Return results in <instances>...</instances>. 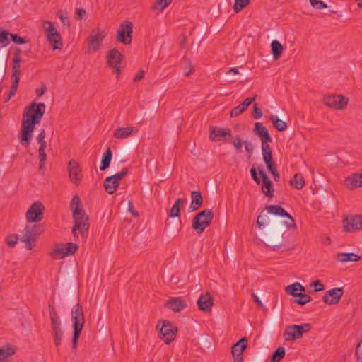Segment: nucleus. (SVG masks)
<instances>
[{
  "label": "nucleus",
  "instance_id": "obj_61",
  "mask_svg": "<svg viewBox=\"0 0 362 362\" xmlns=\"http://www.w3.org/2000/svg\"><path fill=\"white\" fill-rule=\"evenodd\" d=\"M47 90V87L45 84H42L40 88H38L35 90V93L38 98L42 97Z\"/></svg>",
  "mask_w": 362,
  "mask_h": 362
},
{
  "label": "nucleus",
  "instance_id": "obj_49",
  "mask_svg": "<svg viewBox=\"0 0 362 362\" xmlns=\"http://www.w3.org/2000/svg\"><path fill=\"white\" fill-rule=\"evenodd\" d=\"M183 61L185 62L186 64V67L185 68L184 70V74L186 76H189L193 71L192 62L185 57L183 59Z\"/></svg>",
  "mask_w": 362,
  "mask_h": 362
},
{
  "label": "nucleus",
  "instance_id": "obj_34",
  "mask_svg": "<svg viewBox=\"0 0 362 362\" xmlns=\"http://www.w3.org/2000/svg\"><path fill=\"white\" fill-rule=\"evenodd\" d=\"M271 50L273 58L275 60H278L282 54L284 48L282 45L278 40H274L271 43Z\"/></svg>",
  "mask_w": 362,
  "mask_h": 362
},
{
  "label": "nucleus",
  "instance_id": "obj_55",
  "mask_svg": "<svg viewBox=\"0 0 362 362\" xmlns=\"http://www.w3.org/2000/svg\"><path fill=\"white\" fill-rule=\"evenodd\" d=\"M356 356L357 357L358 361L362 362V335L361 341L356 346Z\"/></svg>",
  "mask_w": 362,
  "mask_h": 362
},
{
  "label": "nucleus",
  "instance_id": "obj_18",
  "mask_svg": "<svg viewBox=\"0 0 362 362\" xmlns=\"http://www.w3.org/2000/svg\"><path fill=\"white\" fill-rule=\"evenodd\" d=\"M247 344V338L243 337L233 345L231 352L234 362H242L243 361V352L246 349Z\"/></svg>",
  "mask_w": 362,
  "mask_h": 362
},
{
  "label": "nucleus",
  "instance_id": "obj_27",
  "mask_svg": "<svg viewBox=\"0 0 362 362\" xmlns=\"http://www.w3.org/2000/svg\"><path fill=\"white\" fill-rule=\"evenodd\" d=\"M203 204V197L199 191H193L191 193V204L189 212L197 211Z\"/></svg>",
  "mask_w": 362,
  "mask_h": 362
},
{
  "label": "nucleus",
  "instance_id": "obj_50",
  "mask_svg": "<svg viewBox=\"0 0 362 362\" xmlns=\"http://www.w3.org/2000/svg\"><path fill=\"white\" fill-rule=\"evenodd\" d=\"M311 6L317 9H324L327 8V5L320 0H309Z\"/></svg>",
  "mask_w": 362,
  "mask_h": 362
},
{
  "label": "nucleus",
  "instance_id": "obj_5",
  "mask_svg": "<svg viewBox=\"0 0 362 362\" xmlns=\"http://www.w3.org/2000/svg\"><path fill=\"white\" fill-rule=\"evenodd\" d=\"M214 218L211 209H204L196 214L192 221V227L198 234L202 233L209 227Z\"/></svg>",
  "mask_w": 362,
  "mask_h": 362
},
{
  "label": "nucleus",
  "instance_id": "obj_32",
  "mask_svg": "<svg viewBox=\"0 0 362 362\" xmlns=\"http://www.w3.org/2000/svg\"><path fill=\"white\" fill-rule=\"evenodd\" d=\"M285 291H286V293L296 297L298 295L299 292H300V291L305 292V288L300 283L296 282L291 285L287 286L285 288Z\"/></svg>",
  "mask_w": 362,
  "mask_h": 362
},
{
  "label": "nucleus",
  "instance_id": "obj_26",
  "mask_svg": "<svg viewBox=\"0 0 362 362\" xmlns=\"http://www.w3.org/2000/svg\"><path fill=\"white\" fill-rule=\"evenodd\" d=\"M166 306L174 312H180L187 306V304L179 297H172L167 301Z\"/></svg>",
  "mask_w": 362,
  "mask_h": 362
},
{
  "label": "nucleus",
  "instance_id": "obj_52",
  "mask_svg": "<svg viewBox=\"0 0 362 362\" xmlns=\"http://www.w3.org/2000/svg\"><path fill=\"white\" fill-rule=\"evenodd\" d=\"M129 170L127 168H124L122 170V171L116 173L115 175H112L113 178L117 180L119 183V182L127 175Z\"/></svg>",
  "mask_w": 362,
  "mask_h": 362
},
{
  "label": "nucleus",
  "instance_id": "obj_63",
  "mask_svg": "<svg viewBox=\"0 0 362 362\" xmlns=\"http://www.w3.org/2000/svg\"><path fill=\"white\" fill-rule=\"evenodd\" d=\"M128 210L134 217H137L139 216L138 212L134 209V206L131 201L128 202Z\"/></svg>",
  "mask_w": 362,
  "mask_h": 362
},
{
  "label": "nucleus",
  "instance_id": "obj_3",
  "mask_svg": "<svg viewBox=\"0 0 362 362\" xmlns=\"http://www.w3.org/2000/svg\"><path fill=\"white\" fill-rule=\"evenodd\" d=\"M253 132L261 141V148L262 158L265 164L273 161L272 153L269 143L272 142V139L269 134L267 129L261 122H255Z\"/></svg>",
  "mask_w": 362,
  "mask_h": 362
},
{
  "label": "nucleus",
  "instance_id": "obj_15",
  "mask_svg": "<svg viewBox=\"0 0 362 362\" xmlns=\"http://www.w3.org/2000/svg\"><path fill=\"white\" fill-rule=\"evenodd\" d=\"M348 101V98L342 95H328L324 98V102L327 106L336 110H344Z\"/></svg>",
  "mask_w": 362,
  "mask_h": 362
},
{
  "label": "nucleus",
  "instance_id": "obj_23",
  "mask_svg": "<svg viewBox=\"0 0 362 362\" xmlns=\"http://www.w3.org/2000/svg\"><path fill=\"white\" fill-rule=\"evenodd\" d=\"M69 175L70 180L76 185H78L81 180V169L79 164L75 160H71L68 164Z\"/></svg>",
  "mask_w": 362,
  "mask_h": 362
},
{
  "label": "nucleus",
  "instance_id": "obj_62",
  "mask_svg": "<svg viewBox=\"0 0 362 362\" xmlns=\"http://www.w3.org/2000/svg\"><path fill=\"white\" fill-rule=\"evenodd\" d=\"M86 14V10L83 8H76V18L81 19Z\"/></svg>",
  "mask_w": 362,
  "mask_h": 362
},
{
  "label": "nucleus",
  "instance_id": "obj_45",
  "mask_svg": "<svg viewBox=\"0 0 362 362\" xmlns=\"http://www.w3.org/2000/svg\"><path fill=\"white\" fill-rule=\"evenodd\" d=\"M250 0H235L233 5V9L235 13H238L243 10L250 4Z\"/></svg>",
  "mask_w": 362,
  "mask_h": 362
},
{
  "label": "nucleus",
  "instance_id": "obj_64",
  "mask_svg": "<svg viewBox=\"0 0 362 362\" xmlns=\"http://www.w3.org/2000/svg\"><path fill=\"white\" fill-rule=\"evenodd\" d=\"M245 144V150L250 153H252L253 152V150H254V146L252 145V144L251 142H249L247 141H245L244 142Z\"/></svg>",
  "mask_w": 362,
  "mask_h": 362
},
{
  "label": "nucleus",
  "instance_id": "obj_17",
  "mask_svg": "<svg viewBox=\"0 0 362 362\" xmlns=\"http://www.w3.org/2000/svg\"><path fill=\"white\" fill-rule=\"evenodd\" d=\"M343 226L346 232H353L362 228V217L361 216H349L343 220Z\"/></svg>",
  "mask_w": 362,
  "mask_h": 362
},
{
  "label": "nucleus",
  "instance_id": "obj_35",
  "mask_svg": "<svg viewBox=\"0 0 362 362\" xmlns=\"http://www.w3.org/2000/svg\"><path fill=\"white\" fill-rule=\"evenodd\" d=\"M337 259L339 262H357L361 259V257L355 253H338Z\"/></svg>",
  "mask_w": 362,
  "mask_h": 362
},
{
  "label": "nucleus",
  "instance_id": "obj_47",
  "mask_svg": "<svg viewBox=\"0 0 362 362\" xmlns=\"http://www.w3.org/2000/svg\"><path fill=\"white\" fill-rule=\"evenodd\" d=\"M245 110H246V109L240 103L239 105H238L232 109V110L230 111V117H237V116L240 115V114H242L243 112H244Z\"/></svg>",
  "mask_w": 362,
  "mask_h": 362
},
{
  "label": "nucleus",
  "instance_id": "obj_19",
  "mask_svg": "<svg viewBox=\"0 0 362 362\" xmlns=\"http://www.w3.org/2000/svg\"><path fill=\"white\" fill-rule=\"evenodd\" d=\"M209 139L211 141H221L223 139L225 140H230L232 139L233 135L230 129H221L216 127H209Z\"/></svg>",
  "mask_w": 362,
  "mask_h": 362
},
{
  "label": "nucleus",
  "instance_id": "obj_12",
  "mask_svg": "<svg viewBox=\"0 0 362 362\" xmlns=\"http://www.w3.org/2000/svg\"><path fill=\"white\" fill-rule=\"evenodd\" d=\"M265 210L270 214L287 218L288 220L283 221L282 223L286 226L288 229L296 228V224L293 217L279 205L266 206Z\"/></svg>",
  "mask_w": 362,
  "mask_h": 362
},
{
  "label": "nucleus",
  "instance_id": "obj_2",
  "mask_svg": "<svg viewBox=\"0 0 362 362\" xmlns=\"http://www.w3.org/2000/svg\"><path fill=\"white\" fill-rule=\"evenodd\" d=\"M70 209L73 213V218L75 224L72 228V233L76 238L78 233L84 236L87 234L89 225L88 223V217L84 210L81 208V202L78 195L74 196L70 204Z\"/></svg>",
  "mask_w": 362,
  "mask_h": 362
},
{
  "label": "nucleus",
  "instance_id": "obj_21",
  "mask_svg": "<svg viewBox=\"0 0 362 362\" xmlns=\"http://www.w3.org/2000/svg\"><path fill=\"white\" fill-rule=\"evenodd\" d=\"M342 296L343 288H335L327 291L322 297V300L328 305H336L339 303Z\"/></svg>",
  "mask_w": 362,
  "mask_h": 362
},
{
  "label": "nucleus",
  "instance_id": "obj_60",
  "mask_svg": "<svg viewBox=\"0 0 362 362\" xmlns=\"http://www.w3.org/2000/svg\"><path fill=\"white\" fill-rule=\"evenodd\" d=\"M256 98H257L256 95H254L253 97L247 98L243 103H241V104L247 110V107H249V105H250L251 103L256 100Z\"/></svg>",
  "mask_w": 362,
  "mask_h": 362
},
{
  "label": "nucleus",
  "instance_id": "obj_8",
  "mask_svg": "<svg viewBox=\"0 0 362 362\" xmlns=\"http://www.w3.org/2000/svg\"><path fill=\"white\" fill-rule=\"evenodd\" d=\"M133 23L129 21H123L117 30L116 40L117 42L127 45L132 40Z\"/></svg>",
  "mask_w": 362,
  "mask_h": 362
},
{
  "label": "nucleus",
  "instance_id": "obj_57",
  "mask_svg": "<svg viewBox=\"0 0 362 362\" xmlns=\"http://www.w3.org/2000/svg\"><path fill=\"white\" fill-rule=\"evenodd\" d=\"M13 352L0 349V362H6V358L12 354Z\"/></svg>",
  "mask_w": 362,
  "mask_h": 362
},
{
  "label": "nucleus",
  "instance_id": "obj_7",
  "mask_svg": "<svg viewBox=\"0 0 362 362\" xmlns=\"http://www.w3.org/2000/svg\"><path fill=\"white\" fill-rule=\"evenodd\" d=\"M310 329L311 325L309 323L288 325L284 332V339L286 341H295L300 338L304 333L309 332Z\"/></svg>",
  "mask_w": 362,
  "mask_h": 362
},
{
  "label": "nucleus",
  "instance_id": "obj_44",
  "mask_svg": "<svg viewBox=\"0 0 362 362\" xmlns=\"http://www.w3.org/2000/svg\"><path fill=\"white\" fill-rule=\"evenodd\" d=\"M10 33L6 30L0 29V45L6 47L10 43Z\"/></svg>",
  "mask_w": 362,
  "mask_h": 362
},
{
  "label": "nucleus",
  "instance_id": "obj_1",
  "mask_svg": "<svg viewBox=\"0 0 362 362\" xmlns=\"http://www.w3.org/2000/svg\"><path fill=\"white\" fill-rule=\"evenodd\" d=\"M46 106L44 103H33L25 108L23 114L21 138L20 143L28 147L30 145L35 129V125L38 124L45 114Z\"/></svg>",
  "mask_w": 362,
  "mask_h": 362
},
{
  "label": "nucleus",
  "instance_id": "obj_31",
  "mask_svg": "<svg viewBox=\"0 0 362 362\" xmlns=\"http://www.w3.org/2000/svg\"><path fill=\"white\" fill-rule=\"evenodd\" d=\"M119 185V183L112 175L107 177L104 181L105 189L110 194H113L116 191Z\"/></svg>",
  "mask_w": 362,
  "mask_h": 362
},
{
  "label": "nucleus",
  "instance_id": "obj_42",
  "mask_svg": "<svg viewBox=\"0 0 362 362\" xmlns=\"http://www.w3.org/2000/svg\"><path fill=\"white\" fill-rule=\"evenodd\" d=\"M296 297L298 298L294 299L293 302L300 305H304L307 303L312 300L311 297L308 294L303 293V291L299 292L298 295Z\"/></svg>",
  "mask_w": 362,
  "mask_h": 362
},
{
  "label": "nucleus",
  "instance_id": "obj_22",
  "mask_svg": "<svg viewBox=\"0 0 362 362\" xmlns=\"http://www.w3.org/2000/svg\"><path fill=\"white\" fill-rule=\"evenodd\" d=\"M283 230H271L265 238L267 245L273 248H279L283 244Z\"/></svg>",
  "mask_w": 362,
  "mask_h": 362
},
{
  "label": "nucleus",
  "instance_id": "obj_38",
  "mask_svg": "<svg viewBox=\"0 0 362 362\" xmlns=\"http://www.w3.org/2000/svg\"><path fill=\"white\" fill-rule=\"evenodd\" d=\"M290 184L297 189H301L305 185V180L301 174H296L290 180Z\"/></svg>",
  "mask_w": 362,
  "mask_h": 362
},
{
  "label": "nucleus",
  "instance_id": "obj_40",
  "mask_svg": "<svg viewBox=\"0 0 362 362\" xmlns=\"http://www.w3.org/2000/svg\"><path fill=\"white\" fill-rule=\"evenodd\" d=\"M284 356L285 349L283 346H280L272 354L270 362H279Z\"/></svg>",
  "mask_w": 362,
  "mask_h": 362
},
{
  "label": "nucleus",
  "instance_id": "obj_33",
  "mask_svg": "<svg viewBox=\"0 0 362 362\" xmlns=\"http://www.w3.org/2000/svg\"><path fill=\"white\" fill-rule=\"evenodd\" d=\"M186 199L184 198H177L171 207L168 216L172 218L179 217L180 216V206L183 204Z\"/></svg>",
  "mask_w": 362,
  "mask_h": 362
},
{
  "label": "nucleus",
  "instance_id": "obj_28",
  "mask_svg": "<svg viewBox=\"0 0 362 362\" xmlns=\"http://www.w3.org/2000/svg\"><path fill=\"white\" fill-rule=\"evenodd\" d=\"M137 129L134 127H119L115 130L113 136L117 139H126L137 132Z\"/></svg>",
  "mask_w": 362,
  "mask_h": 362
},
{
  "label": "nucleus",
  "instance_id": "obj_59",
  "mask_svg": "<svg viewBox=\"0 0 362 362\" xmlns=\"http://www.w3.org/2000/svg\"><path fill=\"white\" fill-rule=\"evenodd\" d=\"M10 39L16 44H23L26 42L24 38L20 37L17 34L10 33Z\"/></svg>",
  "mask_w": 362,
  "mask_h": 362
},
{
  "label": "nucleus",
  "instance_id": "obj_10",
  "mask_svg": "<svg viewBox=\"0 0 362 362\" xmlns=\"http://www.w3.org/2000/svg\"><path fill=\"white\" fill-rule=\"evenodd\" d=\"M78 246L74 243L59 244L50 252V256L55 259H62L66 256L72 255L78 250Z\"/></svg>",
  "mask_w": 362,
  "mask_h": 362
},
{
  "label": "nucleus",
  "instance_id": "obj_41",
  "mask_svg": "<svg viewBox=\"0 0 362 362\" xmlns=\"http://www.w3.org/2000/svg\"><path fill=\"white\" fill-rule=\"evenodd\" d=\"M45 149H46V148H42V147H39V149H38V152H39L38 158L40 160L39 171L41 173H43L42 170L45 167V164L47 160V154L45 153Z\"/></svg>",
  "mask_w": 362,
  "mask_h": 362
},
{
  "label": "nucleus",
  "instance_id": "obj_11",
  "mask_svg": "<svg viewBox=\"0 0 362 362\" xmlns=\"http://www.w3.org/2000/svg\"><path fill=\"white\" fill-rule=\"evenodd\" d=\"M105 35L106 33L104 30L100 28H95L91 31L88 49L89 54L96 52L102 47L103 40Z\"/></svg>",
  "mask_w": 362,
  "mask_h": 362
},
{
  "label": "nucleus",
  "instance_id": "obj_14",
  "mask_svg": "<svg viewBox=\"0 0 362 362\" xmlns=\"http://www.w3.org/2000/svg\"><path fill=\"white\" fill-rule=\"evenodd\" d=\"M44 211L45 207L41 202H34L26 212V220L28 222H40L43 218Z\"/></svg>",
  "mask_w": 362,
  "mask_h": 362
},
{
  "label": "nucleus",
  "instance_id": "obj_43",
  "mask_svg": "<svg viewBox=\"0 0 362 362\" xmlns=\"http://www.w3.org/2000/svg\"><path fill=\"white\" fill-rule=\"evenodd\" d=\"M171 1L172 0H156L152 6V9L162 11L171 3Z\"/></svg>",
  "mask_w": 362,
  "mask_h": 362
},
{
  "label": "nucleus",
  "instance_id": "obj_13",
  "mask_svg": "<svg viewBox=\"0 0 362 362\" xmlns=\"http://www.w3.org/2000/svg\"><path fill=\"white\" fill-rule=\"evenodd\" d=\"M123 59L122 53L115 48L111 49L107 55V60L108 66L112 69L113 73L119 76L121 69L120 64Z\"/></svg>",
  "mask_w": 362,
  "mask_h": 362
},
{
  "label": "nucleus",
  "instance_id": "obj_53",
  "mask_svg": "<svg viewBox=\"0 0 362 362\" xmlns=\"http://www.w3.org/2000/svg\"><path fill=\"white\" fill-rule=\"evenodd\" d=\"M310 286L314 288V292L321 291L325 289L324 285L320 280H316L312 282Z\"/></svg>",
  "mask_w": 362,
  "mask_h": 362
},
{
  "label": "nucleus",
  "instance_id": "obj_51",
  "mask_svg": "<svg viewBox=\"0 0 362 362\" xmlns=\"http://www.w3.org/2000/svg\"><path fill=\"white\" fill-rule=\"evenodd\" d=\"M45 131L42 129V131L37 136L36 140L40 144V147L46 148L47 143L45 140Z\"/></svg>",
  "mask_w": 362,
  "mask_h": 362
},
{
  "label": "nucleus",
  "instance_id": "obj_4",
  "mask_svg": "<svg viewBox=\"0 0 362 362\" xmlns=\"http://www.w3.org/2000/svg\"><path fill=\"white\" fill-rule=\"evenodd\" d=\"M71 320L74 327L72 348L75 349L85 322L83 310L80 303H77L72 308Z\"/></svg>",
  "mask_w": 362,
  "mask_h": 362
},
{
  "label": "nucleus",
  "instance_id": "obj_9",
  "mask_svg": "<svg viewBox=\"0 0 362 362\" xmlns=\"http://www.w3.org/2000/svg\"><path fill=\"white\" fill-rule=\"evenodd\" d=\"M21 57L18 53H15L13 62V65L12 67V75H11V79H12V83L11 86L10 88L8 97L6 100V102H8L12 97H13L17 91L18 83H19V76H20V63H21Z\"/></svg>",
  "mask_w": 362,
  "mask_h": 362
},
{
  "label": "nucleus",
  "instance_id": "obj_39",
  "mask_svg": "<svg viewBox=\"0 0 362 362\" xmlns=\"http://www.w3.org/2000/svg\"><path fill=\"white\" fill-rule=\"evenodd\" d=\"M63 334L64 333L62 327L52 329V336L54 343L57 346H59L61 344Z\"/></svg>",
  "mask_w": 362,
  "mask_h": 362
},
{
  "label": "nucleus",
  "instance_id": "obj_56",
  "mask_svg": "<svg viewBox=\"0 0 362 362\" xmlns=\"http://www.w3.org/2000/svg\"><path fill=\"white\" fill-rule=\"evenodd\" d=\"M58 16L60 18L62 24L69 28L70 25V22L67 14L66 13H64L62 12H60L59 13H58Z\"/></svg>",
  "mask_w": 362,
  "mask_h": 362
},
{
  "label": "nucleus",
  "instance_id": "obj_24",
  "mask_svg": "<svg viewBox=\"0 0 362 362\" xmlns=\"http://www.w3.org/2000/svg\"><path fill=\"white\" fill-rule=\"evenodd\" d=\"M259 173L262 180V193L269 198L274 196L273 184L267 173L262 169L259 170Z\"/></svg>",
  "mask_w": 362,
  "mask_h": 362
},
{
  "label": "nucleus",
  "instance_id": "obj_37",
  "mask_svg": "<svg viewBox=\"0 0 362 362\" xmlns=\"http://www.w3.org/2000/svg\"><path fill=\"white\" fill-rule=\"evenodd\" d=\"M274 128L280 132L285 131L287 128V124L284 120L279 119L276 115H271L269 117Z\"/></svg>",
  "mask_w": 362,
  "mask_h": 362
},
{
  "label": "nucleus",
  "instance_id": "obj_58",
  "mask_svg": "<svg viewBox=\"0 0 362 362\" xmlns=\"http://www.w3.org/2000/svg\"><path fill=\"white\" fill-rule=\"evenodd\" d=\"M267 219H268V216L267 214L259 215L257 218V225L258 226V227L262 228L264 225V223L267 222Z\"/></svg>",
  "mask_w": 362,
  "mask_h": 362
},
{
  "label": "nucleus",
  "instance_id": "obj_16",
  "mask_svg": "<svg viewBox=\"0 0 362 362\" xmlns=\"http://www.w3.org/2000/svg\"><path fill=\"white\" fill-rule=\"evenodd\" d=\"M42 232V226L40 225H27L22 231V242L35 241L37 237Z\"/></svg>",
  "mask_w": 362,
  "mask_h": 362
},
{
  "label": "nucleus",
  "instance_id": "obj_6",
  "mask_svg": "<svg viewBox=\"0 0 362 362\" xmlns=\"http://www.w3.org/2000/svg\"><path fill=\"white\" fill-rule=\"evenodd\" d=\"M43 29L47 40L54 49H61L63 47L62 37L59 33L54 28L53 23L49 21H43Z\"/></svg>",
  "mask_w": 362,
  "mask_h": 362
},
{
  "label": "nucleus",
  "instance_id": "obj_48",
  "mask_svg": "<svg viewBox=\"0 0 362 362\" xmlns=\"http://www.w3.org/2000/svg\"><path fill=\"white\" fill-rule=\"evenodd\" d=\"M18 240H19L18 235L13 234V235L8 236L6 238V242L9 247H13L17 244Z\"/></svg>",
  "mask_w": 362,
  "mask_h": 362
},
{
  "label": "nucleus",
  "instance_id": "obj_46",
  "mask_svg": "<svg viewBox=\"0 0 362 362\" xmlns=\"http://www.w3.org/2000/svg\"><path fill=\"white\" fill-rule=\"evenodd\" d=\"M269 171L274 176V178L275 181H278L280 178L279 174L277 171V169L274 163V162H272L270 163L266 164Z\"/></svg>",
  "mask_w": 362,
  "mask_h": 362
},
{
  "label": "nucleus",
  "instance_id": "obj_25",
  "mask_svg": "<svg viewBox=\"0 0 362 362\" xmlns=\"http://www.w3.org/2000/svg\"><path fill=\"white\" fill-rule=\"evenodd\" d=\"M213 300V297L209 293L202 294L197 300L199 310L206 313L210 312L214 305Z\"/></svg>",
  "mask_w": 362,
  "mask_h": 362
},
{
  "label": "nucleus",
  "instance_id": "obj_36",
  "mask_svg": "<svg viewBox=\"0 0 362 362\" xmlns=\"http://www.w3.org/2000/svg\"><path fill=\"white\" fill-rule=\"evenodd\" d=\"M112 158V151L110 148H108L103 153V156L102 157L101 165L100 167V170L104 171L109 168Z\"/></svg>",
  "mask_w": 362,
  "mask_h": 362
},
{
  "label": "nucleus",
  "instance_id": "obj_20",
  "mask_svg": "<svg viewBox=\"0 0 362 362\" xmlns=\"http://www.w3.org/2000/svg\"><path fill=\"white\" fill-rule=\"evenodd\" d=\"M177 328L173 327L168 321H164L160 329V334L167 344L172 342L175 337Z\"/></svg>",
  "mask_w": 362,
  "mask_h": 362
},
{
  "label": "nucleus",
  "instance_id": "obj_29",
  "mask_svg": "<svg viewBox=\"0 0 362 362\" xmlns=\"http://www.w3.org/2000/svg\"><path fill=\"white\" fill-rule=\"evenodd\" d=\"M345 185L349 189L362 186V174H353L345 180Z\"/></svg>",
  "mask_w": 362,
  "mask_h": 362
},
{
  "label": "nucleus",
  "instance_id": "obj_54",
  "mask_svg": "<svg viewBox=\"0 0 362 362\" xmlns=\"http://www.w3.org/2000/svg\"><path fill=\"white\" fill-rule=\"evenodd\" d=\"M252 117L256 119H259L262 117V112L261 109L258 107V105L257 103L253 105Z\"/></svg>",
  "mask_w": 362,
  "mask_h": 362
},
{
  "label": "nucleus",
  "instance_id": "obj_30",
  "mask_svg": "<svg viewBox=\"0 0 362 362\" xmlns=\"http://www.w3.org/2000/svg\"><path fill=\"white\" fill-rule=\"evenodd\" d=\"M49 312L51 320V329L61 327V320L54 306L49 305Z\"/></svg>",
  "mask_w": 362,
  "mask_h": 362
}]
</instances>
